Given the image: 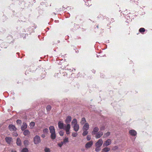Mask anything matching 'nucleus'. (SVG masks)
I'll return each instance as SVG.
<instances>
[{"mask_svg": "<svg viewBox=\"0 0 152 152\" xmlns=\"http://www.w3.org/2000/svg\"><path fill=\"white\" fill-rule=\"evenodd\" d=\"M72 125L73 126L74 130L75 132H77L80 128L79 125L77 124V120L76 118H74L72 121Z\"/></svg>", "mask_w": 152, "mask_h": 152, "instance_id": "obj_1", "label": "nucleus"}, {"mask_svg": "<svg viewBox=\"0 0 152 152\" xmlns=\"http://www.w3.org/2000/svg\"><path fill=\"white\" fill-rule=\"evenodd\" d=\"M41 139L39 136L36 135L33 138V142L35 145L38 144L41 142Z\"/></svg>", "mask_w": 152, "mask_h": 152, "instance_id": "obj_2", "label": "nucleus"}, {"mask_svg": "<svg viewBox=\"0 0 152 152\" xmlns=\"http://www.w3.org/2000/svg\"><path fill=\"white\" fill-rule=\"evenodd\" d=\"M112 143V140L111 139H109L105 141L103 143V146H104L107 147L110 145Z\"/></svg>", "mask_w": 152, "mask_h": 152, "instance_id": "obj_3", "label": "nucleus"}, {"mask_svg": "<svg viewBox=\"0 0 152 152\" xmlns=\"http://www.w3.org/2000/svg\"><path fill=\"white\" fill-rule=\"evenodd\" d=\"M103 143V141L102 139H99L95 143V145L96 147H101Z\"/></svg>", "mask_w": 152, "mask_h": 152, "instance_id": "obj_4", "label": "nucleus"}, {"mask_svg": "<svg viewBox=\"0 0 152 152\" xmlns=\"http://www.w3.org/2000/svg\"><path fill=\"white\" fill-rule=\"evenodd\" d=\"M93 142L92 141H90L87 142L85 145L86 148L88 149L91 147L93 144Z\"/></svg>", "mask_w": 152, "mask_h": 152, "instance_id": "obj_5", "label": "nucleus"}, {"mask_svg": "<svg viewBox=\"0 0 152 152\" xmlns=\"http://www.w3.org/2000/svg\"><path fill=\"white\" fill-rule=\"evenodd\" d=\"M129 134L132 136H135L137 134V132L134 129L130 130L129 131Z\"/></svg>", "mask_w": 152, "mask_h": 152, "instance_id": "obj_6", "label": "nucleus"}, {"mask_svg": "<svg viewBox=\"0 0 152 152\" xmlns=\"http://www.w3.org/2000/svg\"><path fill=\"white\" fill-rule=\"evenodd\" d=\"M103 134V133L101 131H99L96 134L95 137L96 139L101 137Z\"/></svg>", "mask_w": 152, "mask_h": 152, "instance_id": "obj_7", "label": "nucleus"}, {"mask_svg": "<svg viewBox=\"0 0 152 152\" xmlns=\"http://www.w3.org/2000/svg\"><path fill=\"white\" fill-rule=\"evenodd\" d=\"M72 118V117L71 116H67L65 120V123L66 124H69L70 122L71 121Z\"/></svg>", "mask_w": 152, "mask_h": 152, "instance_id": "obj_8", "label": "nucleus"}, {"mask_svg": "<svg viewBox=\"0 0 152 152\" xmlns=\"http://www.w3.org/2000/svg\"><path fill=\"white\" fill-rule=\"evenodd\" d=\"M99 130V128L97 127H96L94 128L93 129V131L92 132V134L93 135H95L96 134L97 132Z\"/></svg>", "mask_w": 152, "mask_h": 152, "instance_id": "obj_9", "label": "nucleus"}, {"mask_svg": "<svg viewBox=\"0 0 152 152\" xmlns=\"http://www.w3.org/2000/svg\"><path fill=\"white\" fill-rule=\"evenodd\" d=\"M58 127L61 129H63L64 128V124L61 121H60L58 122Z\"/></svg>", "mask_w": 152, "mask_h": 152, "instance_id": "obj_10", "label": "nucleus"}, {"mask_svg": "<svg viewBox=\"0 0 152 152\" xmlns=\"http://www.w3.org/2000/svg\"><path fill=\"white\" fill-rule=\"evenodd\" d=\"M9 128L10 130L11 131H15L16 129L15 126L12 125H10L9 126Z\"/></svg>", "mask_w": 152, "mask_h": 152, "instance_id": "obj_11", "label": "nucleus"}, {"mask_svg": "<svg viewBox=\"0 0 152 152\" xmlns=\"http://www.w3.org/2000/svg\"><path fill=\"white\" fill-rule=\"evenodd\" d=\"M89 127L88 124L87 123H86L83 127V130H88Z\"/></svg>", "mask_w": 152, "mask_h": 152, "instance_id": "obj_12", "label": "nucleus"}, {"mask_svg": "<svg viewBox=\"0 0 152 152\" xmlns=\"http://www.w3.org/2000/svg\"><path fill=\"white\" fill-rule=\"evenodd\" d=\"M49 129L50 133L55 132V129L53 126H50L49 127Z\"/></svg>", "mask_w": 152, "mask_h": 152, "instance_id": "obj_13", "label": "nucleus"}, {"mask_svg": "<svg viewBox=\"0 0 152 152\" xmlns=\"http://www.w3.org/2000/svg\"><path fill=\"white\" fill-rule=\"evenodd\" d=\"M5 140L8 143L10 144L12 141V138L9 137H6Z\"/></svg>", "mask_w": 152, "mask_h": 152, "instance_id": "obj_14", "label": "nucleus"}, {"mask_svg": "<svg viewBox=\"0 0 152 152\" xmlns=\"http://www.w3.org/2000/svg\"><path fill=\"white\" fill-rule=\"evenodd\" d=\"M110 150V148L107 146L103 148L102 151V152H108Z\"/></svg>", "mask_w": 152, "mask_h": 152, "instance_id": "obj_15", "label": "nucleus"}, {"mask_svg": "<svg viewBox=\"0 0 152 152\" xmlns=\"http://www.w3.org/2000/svg\"><path fill=\"white\" fill-rule=\"evenodd\" d=\"M27 128V125L26 123H23L21 126V129L22 131L24 130Z\"/></svg>", "mask_w": 152, "mask_h": 152, "instance_id": "obj_16", "label": "nucleus"}, {"mask_svg": "<svg viewBox=\"0 0 152 152\" xmlns=\"http://www.w3.org/2000/svg\"><path fill=\"white\" fill-rule=\"evenodd\" d=\"M71 126L70 124H66V125L64 126L65 130H70Z\"/></svg>", "mask_w": 152, "mask_h": 152, "instance_id": "obj_17", "label": "nucleus"}, {"mask_svg": "<svg viewBox=\"0 0 152 152\" xmlns=\"http://www.w3.org/2000/svg\"><path fill=\"white\" fill-rule=\"evenodd\" d=\"M16 144L18 146H21V141L20 139L18 138L17 140Z\"/></svg>", "mask_w": 152, "mask_h": 152, "instance_id": "obj_18", "label": "nucleus"}, {"mask_svg": "<svg viewBox=\"0 0 152 152\" xmlns=\"http://www.w3.org/2000/svg\"><path fill=\"white\" fill-rule=\"evenodd\" d=\"M23 134L25 136L28 135L30 134V132L28 130L26 129L23 132Z\"/></svg>", "mask_w": 152, "mask_h": 152, "instance_id": "obj_19", "label": "nucleus"}, {"mask_svg": "<svg viewBox=\"0 0 152 152\" xmlns=\"http://www.w3.org/2000/svg\"><path fill=\"white\" fill-rule=\"evenodd\" d=\"M50 137L51 139L53 140L55 139L56 138V133L54 132L51 133Z\"/></svg>", "mask_w": 152, "mask_h": 152, "instance_id": "obj_20", "label": "nucleus"}, {"mask_svg": "<svg viewBox=\"0 0 152 152\" xmlns=\"http://www.w3.org/2000/svg\"><path fill=\"white\" fill-rule=\"evenodd\" d=\"M110 134V132H108L104 134L103 137L104 138L107 137Z\"/></svg>", "mask_w": 152, "mask_h": 152, "instance_id": "obj_21", "label": "nucleus"}, {"mask_svg": "<svg viewBox=\"0 0 152 152\" xmlns=\"http://www.w3.org/2000/svg\"><path fill=\"white\" fill-rule=\"evenodd\" d=\"M86 122V120L85 118H83L81 119V121L80 122V123L81 124L83 125V124H84Z\"/></svg>", "mask_w": 152, "mask_h": 152, "instance_id": "obj_22", "label": "nucleus"}, {"mask_svg": "<svg viewBox=\"0 0 152 152\" xmlns=\"http://www.w3.org/2000/svg\"><path fill=\"white\" fill-rule=\"evenodd\" d=\"M28 148H23L21 151V152H28Z\"/></svg>", "mask_w": 152, "mask_h": 152, "instance_id": "obj_23", "label": "nucleus"}, {"mask_svg": "<svg viewBox=\"0 0 152 152\" xmlns=\"http://www.w3.org/2000/svg\"><path fill=\"white\" fill-rule=\"evenodd\" d=\"M83 136H85L88 133V131L87 130H83Z\"/></svg>", "mask_w": 152, "mask_h": 152, "instance_id": "obj_24", "label": "nucleus"}, {"mask_svg": "<svg viewBox=\"0 0 152 152\" xmlns=\"http://www.w3.org/2000/svg\"><path fill=\"white\" fill-rule=\"evenodd\" d=\"M23 143L25 146H27L29 144V142L28 140H25L24 141Z\"/></svg>", "mask_w": 152, "mask_h": 152, "instance_id": "obj_25", "label": "nucleus"}, {"mask_svg": "<svg viewBox=\"0 0 152 152\" xmlns=\"http://www.w3.org/2000/svg\"><path fill=\"white\" fill-rule=\"evenodd\" d=\"M35 125V123L34 122H32L30 124V126L31 129H32Z\"/></svg>", "mask_w": 152, "mask_h": 152, "instance_id": "obj_26", "label": "nucleus"}, {"mask_svg": "<svg viewBox=\"0 0 152 152\" xmlns=\"http://www.w3.org/2000/svg\"><path fill=\"white\" fill-rule=\"evenodd\" d=\"M72 135L73 137H76L77 136L78 134L76 132H73L72 133Z\"/></svg>", "mask_w": 152, "mask_h": 152, "instance_id": "obj_27", "label": "nucleus"}, {"mask_svg": "<svg viewBox=\"0 0 152 152\" xmlns=\"http://www.w3.org/2000/svg\"><path fill=\"white\" fill-rule=\"evenodd\" d=\"M44 151L45 152H50V149L48 148H45Z\"/></svg>", "mask_w": 152, "mask_h": 152, "instance_id": "obj_28", "label": "nucleus"}, {"mask_svg": "<svg viewBox=\"0 0 152 152\" xmlns=\"http://www.w3.org/2000/svg\"><path fill=\"white\" fill-rule=\"evenodd\" d=\"M48 132V129L47 128H45L43 130V132L44 133L47 134Z\"/></svg>", "mask_w": 152, "mask_h": 152, "instance_id": "obj_29", "label": "nucleus"}, {"mask_svg": "<svg viewBox=\"0 0 152 152\" xmlns=\"http://www.w3.org/2000/svg\"><path fill=\"white\" fill-rule=\"evenodd\" d=\"M68 138L67 137H66L64 139L63 142H64V143H66V142H68Z\"/></svg>", "mask_w": 152, "mask_h": 152, "instance_id": "obj_30", "label": "nucleus"}, {"mask_svg": "<svg viewBox=\"0 0 152 152\" xmlns=\"http://www.w3.org/2000/svg\"><path fill=\"white\" fill-rule=\"evenodd\" d=\"M101 150L100 147H96L95 150L96 151L99 152Z\"/></svg>", "mask_w": 152, "mask_h": 152, "instance_id": "obj_31", "label": "nucleus"}, {"mask_svg": "<svg viewBox=\"0 0 152 152\" xmlns=\"http://www.w3.org/2000/svg\"><path fill=\"white\" fill-rule=\"evenodd\" d=\"M51 107L50 105H48L46 107V109L47 111H49L51 109Z\"/></svg>", "mask_w": 152, "mask_h": 152, "instance_id": "obj_32", "label": "nucleus"}, {"mask_svg": "<svg viewBox=\"0 0 152 152\" xmlns=\"http://www.w3.org/2000/svg\"><path fill=\"white\" fill-rule=\"evenodd\" d=\"M64 144V142H61L60 143H58V145L59 147H61Z\"/></svg>", "mask_w": 152, "mask_h": 152, "instance_id": "obj_33", "label": "nucleus"}, {"mask_svg": "<svg viewBox=\"0 0 152 152\" xmlns=\"http://www.w3.org/2000/svg\"><path fill=\"white\" fill-rule=\"evenodd\" d=\"M139 31L140 32H144L145 31V29L144 28H141L139 29Z\"/></svg>", "mask_w": 152, "mask_h": 152, "instance_id": "obj_34", "label": "nucleus"}, {"mask_svg": "<svg viewBox=\"0 0 152 152\" xmlns=\"http://www.w3.org/2000/svg\"><path fill=\"white\" fill-rule=\"evenodd\" d=\"M91 136L90 135H88L87 136L86 139L88 141L90 140L91 139Z\"/></svg>", "mask_w": 152, "mask_h": 152, "instance_id": "obj_35", "label": "nucleus"}, {"mask_svg": "<svg viewBox=\"0 0 152 152\" xmlns=\"http://www.w3.org/2000/svg\"><path fill=\"white\" fill-rule=\"evenodd\" d=\"M64 132L62 131H61L59 132V134L61 136H62L64 135Z\"/></svg>", "mask_w": 152, "mask_h": 152, "instance_id": "obj_36", "label": "nucleus"}, {"mask_svg": "<svg viewBox=\"0 0 152 152\" xmlns=\"http://www.w3.org/2000/svg\"><path fill=\"white\" fill-rule=\"evenodd\" d=\"M118 148L117 146H115L113 147L112 149V150H117L118 149Z\"/></svg>", "mask_w": 152, "mask_h": 152, "instance_id": "obj_37", "label": "nucleus"}, {"mask_svg": "<svg viewBox=\"0 0 152 152\" xmlns=\"http://www.w3.org/2000/svg\"><path fill=\"white\" fill-rule=\"evenodd\" d=\"M17 123L18 124H21V121L20 120H18L17 121Z\"/></svg>", "mask_w": 152, "mask_h": 152, "instance_id": "obj_38", "label": "nucleus"}, {"mask_svg": "<svg viewBox=\"0 0 152 152\" xmlns=\"http://www.w3.org/2000/svg\"><path fill=\"white\" fill-rule=\"evenodd\" d=\"M13 135L14 136L16 137L18 136V134L16 132H14Z\"/></svg>", "mask_w": 152, "mask_h": 152, "instance_id": "obj_39", "label": "nucleus"}, {"mask_svg": "<svg viewBox=\"0 0 152 152\" xmlns=\"http://www.w3.org/2000/svg\"><path fill=\"white\" fill-rule=\"evenodd\" d=\"M66 131V134H70L69 130H65Z\"/></svg>", "mask_w": 152, "mask_h": 152, "instance_id": "obj_40", "label": "nucleus"}, {"mask_svg": "<svg viewBox=\"0 0 152 152\" xmlns=\"http://www.w3.org/2000/svg\"><path fill=\"white\" fill-rule=\"evenodd\" d=\"M45 134L44 133V134H42V137L43 138H44L45 137Z\"/></svg>", "mask_w": 152, "mask_h": 152, "instance_id": "obj_41", "label": "nucleus"}, {"mask_svg": "<svg viewBox=\"0 0 152 152\" xmlns=\"http://www.w3.org/2000/svg\"><path fill=\"white\" fill-rule=\"evenodd\" d=\"M104 129V127H102L100 129H101V130H103V129Z\"/></svg>", "mask_w": 152, "mask_h": 152, "instance_id": "obj_42", "label": "nucleus"}, {"mask_svg": "<svg viewBox=\"0 0 152 152\" xmlns=\"http://www.w3.org/2000/svg\"><path fill=\"white\" fill-rule=\"evenodd\" d=\"M12 152H17L15 151L12 150Z\"/></svg>", "mask_w": 152, "mask_h": 152, "instance_id": "obj_43", "label": "nucleus"}]
</instances>
